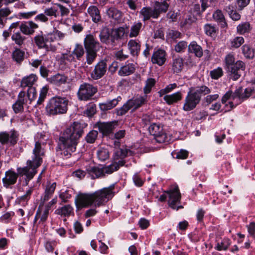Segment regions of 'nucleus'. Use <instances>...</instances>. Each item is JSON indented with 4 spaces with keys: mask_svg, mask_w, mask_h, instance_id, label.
<instances>
[{
    "mask_svg": "<svg viewBox=\"0 0 255 255\" xmlns=\"http://www.w3.org/2000/svg\"><path fill=\"white\" fill-rule=\"evenodd\" d=\"M83 133V126L78 122H74L67 128L59 137L58 148L60 154L67 158L71 156L76 151L80 137Z\"/></svg>",
    "mask_w": 255,
    "mask_h": 255,
    "instance_id": "obj_1",
    "label": "nucleus"
},
{
    "mask_svg": "<svg viewBox=\"0 0 255 255\" xmlns=\"http://www.w3.org/2000/svg\"><path fill=\"white\" fill-rule=\"evenodd\" d=\"M44 143V142L42 140L35 141L33 149L32 159L27 160L26 166L18 168V173L26 176V185H28L29 181L32 179L37 173L36 169L42 162V157L44 156L45 153Z\"/></svg>",
    "mask_w": 255,
    "mask_h": 255,
    "instance_id": "obj_2",
    "label": "nucleus"
},
{
    "mask_svg": "<svg viewBox=\"0 0 255 255\" xmlns=\"http://www.w3.org/2000/svg\"><path fill=\"white\" fill-rule=\"evenodd\" d=\"M112 194V186L104 188L95 192L93 194H80L76 199L75 203L77 207H86L92 204L100 206L107 202Z\"/></svg>",
    "mask_w": 255,
    "mask_h": 255,
    "instance_id": "obj_3",
    "label": "nucleus"
},
{
    "mask_svg": "<svg viewBox=\"0 0 255 255\" xmlns=\"http://www.w3.org/2000/svg\"><path fill=\"white\" fill-rule=\"evenodd\" d=\"M252 91L251 88H248L245 89L244 92L243 93V88L239 87L234 93L231 91L227 92L222 98L223 104H225L228 100H229V105L230 107L228 108V104L226 105L227 109L225 112L230 111L239 104H240L243 100L249 98L251 95Z\"/></svg>",
    "mask_w": 255,
    "mask_h": 255,
    "instance_id": "obj_4",
    "label": "nucleus"
},
{
    "mask_svg": "<svg viewBox=\"0 0 255 255\" xmlns=\"http://www.w3.org/2000/svg\"><path fill=\"white\" fill-rule=\"evenodd\" d=\"M68 104L69 100L65 97H53L50 99L46 105V113L52 116L65 114L68 110Z\"/></svg>",
    "mask_w": 255,
    "mask_h": 255,
    "instance_id": "obj_5",
    "label": "nucleus"
},
{
    "mask_svg": "<svg viewBox=\"0 0 255 255\" xmlns=\"http://www.w3.org/2000/svg\"><path fill=\"white\" fill-rule=\"evenodd\" d=\"M54 41V35L50 33L38 34L34 37V42L38 48L44 49L46 51L54 52L57 50V46L53 43Z\"/></svg>",
    "mask_w": 255,
    "mask_h": 255,
    "instance_id": "obj_6",
    "label": "nucleus"
},
{
    "mask_svg": "<svg viewBox=\"0 0 255 255\" xmlns=\"http://www.w3.org/2000/svg\"><path fill=\"white\" fill-rule=\"evenodd\" d=\"M85 53V50L83 46L79 44H76L73 50L70 53H63L60 57L61 62L67 61L70 63H75L76 59L80 60Z\"/></svg>",
    "mask_w": 255,
    "mask_h": 255,
    "instance_id": "obj_7",
    "label": "nucleus"
},
{
    "mask_svg": "<svg viewBox=\"0 0 255 255\" xmlns=\"http://www.w3.org/2000/svg\"><path fill=\"white\" fill-rule=\"evenodd\" d=\"M201 101V97L193 92V87L189 89L184 100L183 110L188 112L194 110Z\"/></svg>",
    "mask_w": 255,
    "mask_h": 255,
    "instance_id": "obj_8",
    "label": "nucleus"
},
{
    "mask_svg": "<svg viewBox=\"0 0 255 255\" xmlns=\"http://www.w3.org/2000/svg\"><path fill=\"white\" fill-rule=\"evenodd\" d=\"M97 87L84 83L79 87L78 92L79 99L81 100H89L97 92Z\"/></svg>",
    "mask_w": 255,
    "mask_h": 255,
    "instance_id": "obj_9",
    "label": "nucleus"
},
{
    "mask_svg": "<svg viewBox=\"0 0 255 255\" xmlns=\"http://www.w3.org/2000/svg\"><path fill=\"white\" fill-rule=\"evenodd\" d=\"M164 192L168 196V203L170 207L176 210L183 208L182 206H176V204L180 203L181 199V194L178 186H176L167 191H164Z\"/></svg>",
    "mask_w": 255,
    "mask_h": 255,
    "instance_id": "obj_10",
    "label": "nucleus"
},
{
    "mask_svg": "<svg viewBox=\"0 0 255 255\" xmlns=\"http://www.w3.org/2000/svg\"><path fill=\"white\" fill-rule=\"evenodd\" d=\"M246 69L245 63L241 60H238L235 64L227 69L230 78L234 81L238 80L244 73Z\"/></svg>",
    "mask_w": 255,
    "mask_h": 255,
    "instance_id": "obj_11",
    "label": "nucleus"
},
{
    "mask_svg": "<svg viewBox=\"0 0 255 255\" xmlns=\"http://www.w3.org/2000/svg\"><path fill=\"white\" fill-rule=\"evenodd\" d=\"M149 132L154 136L157 142L162 143L167 139L166 134L163 130V127L160 125L153 124L148 128Z\"/></svg>",
    "mask_w": 255,
    "mask_h": 255,
    "instance_id": "obj_12",
    "label": "nucleus"
},
{
    "mask_svg": "<svg viewBox=\"0 0 255 255\" xmlns=\"http://www.w3.org/2000/svg\"><path fill=\"white\" fill-rule=\"evenodd\" d=\"M87 172L92 179H96L103 177L106 174H110L112 173V164L102 168L96 167H89Z\"/></svg>",
    "mask_w": 255,
    "mask_h": 255,
    "instance_id": "obj_13",
    "label": "nucleus"
},
{
    "mask_svg": "<svg viewBox=\"0 0 255 255\" xmlns=\"http://www.w3.org/2000/svg\"><path fill=\"white\" fill-rule=\"evenodd\" d=\"M17 140L18 134L15 130L0 132V143L2 144L9 143L10 145H13L17 142Z\"/></svg>",
    "mask_w": 255,
    "mask_h": 255,
    "instance_id": "obj_14",
    "label": "nucleus"
},
{
    "mask_svg": "<svg viewBox=\"0 0 255 255\" xmlns=\"http://www.w3.org/2000/svg\"><path fill=\"white\" fill-rule=\"evenodd\" d=\"M107 71L106 61L102 60L97 63L91 74V77L94 80L102 78Z\"/></svg>",
    "mask_w": 255,
    "mask_h": 255,
    "instance_id": "obj_15",
    "label": "nucleus"
},
{
    "mask_svg": "<svg viewBox=\"0 0 255 255\" xmlns=\"http://www.w3.org/2000/svg\"><path fill=\"white\" fill-rule=\"evenodd\" d=\"M17 171V173L11 170L5 172V177L2 179V182L4 187L7 188L9 186L14 184L16 182L18 175L22 176L18 173V168Z\"/></svg>",
    "mask_w": 255,
    "mask_h": 255,
    "instance_id": "obj_16",
    "label": "nucleus"
},
{
    "mask_svg": "<svg viewBox=\"0 0 255 255\" xmlns=\"http://www.w3.org/2000/svg\"><path fill=\"white\" fill-rule=\"evenodd\" d=\"M38 27V25L32 21L22 23L19 26L20 31L25 35L33 34L35 29Z\"/></svg>",
    "mask_w": 255,
    "mask_h": 255,
    "instance_id": "obj_17",
    "label": "nucleus"
},
{
    "mask_svg": "<svg viewBox=\"0 0 255 255\" xmlns=\"http://www.w3.org/2000/svg\"><path fill=\"white\" fill-rule=\"evenodd\" d=\"M166 61V52L162 49H158L152 54L151 61L153 64L159 66L162 65Z\"/></svg>",
    "mask_w": 255,
    "mask_h": 255,
    "instance_id": "obj_18",
    "label": "nucleus"
},
{
    "mask_svg": "<svg viewBox=\"0 0 255 255\" xmlns=\"http://www.w3.org/2000/svg\"><path fill=\"white\" fill-rule=\"evenodd\" d=\"M139 17L142 18V21H146L153 18H157L153 8L149 6L142 7L139 12Z\"/></svg>",
    "mask_w": 255,
    "mask_h": 255,
    "instance_id": "obj_19",
    "label": "nucleus"
},
{
    "mask_svg": "<svg viewBox=\"0 0 255 255\" xmlns=\"http://www.w3.org/2000/svg\"><path fill=\"white\" fill-rule=\"evenodd\" d=\"M140 42L137 39H131L128 43V49L130 54L133 56H137L140 51Z\"/></svg>",
    "mask_w": 255,
    "mask_h": 255,
    "instance_id": "obj_20",
    "label": "nucleus"
},
{
    "mask_svg": "<svg viewBox=\"0 0 255 255\" xmlns=\"http://www.w3.org/2000/svg\"><path fill=\"white\" fill-rule=\"evenodd\" d=\"M168 7L169 4L165 0L161 2H159L158 1H155L153 10L157 18L159 17L160 13L166 12L167 11Z\"/></svg>",
    "mask_w": 255,
    "mask_h": 255,
    "instance_id": "obj_21",
    "label": "nucleus"
},
{
    "mask_svg": "<svg viewBox=\"0 0 255 255\" xmlns=\"http://www.w3.org/2000/svg\"><path fill=\"white\" fill-rule=\"evenodd\" d=\"M182 98V93L180 91H178L170 95L164 96L163 99L168 105H170L181 101Z\"/></svg>",
    "mask_w": 255,
    "mask_h": 255,
    "instance_id": "obj_22",
    "label": "nucleus"
},
{
    "mask_svg": "<svg viewBox=\"0 0 255 255\" xmlns=\"http://www.w3.org/2000/svg\"><path fill=\"white\" fill-rule=\"evenodd\" d=\"M49 214L48 209H45L42 211L40 209V207L38 208L34 220V223H37L38 224H42L46 221Z\"/></svg>",
    "mask_w": 255,
    "mask_h": 255,
    "instance_id": "obj_23",
    "label": "nucleus"
},
{
    "mask_svg": "<svg viewBox=\"0 0 255 255\" xmlns=\"http://www.w3.org/2000/svg\"><path fill=\"white\" fill-rule=\"evenodd\" d=\"M37 80V77L35 74H31L28 76L24 77L21 81L20 86L22 87H28L34 88L32 86Z\"/></svg>",
    "mask_w": 255,
    "mask_h": 255,
    "instance_id": "obj_24",
    "label": "nucleus"
},
{
    "mask_svg": "<svg viewBox=\"0 0 255 255\" xmlns=\"http://www.w3.org/2000/svg\"><path fill=\"white\" fill-rule=\"evenodd\" d=\"M188 49L190 53H194L197 57L200 58L203 56L202 48L196 41L191 42L188 46Z\"/></svg>",
    "mask_w": 255,
    "mask_h": 255,
    "instance_id": "obj_25",
    "label": "nucleus"
},
{
    "mask_svg": "<svg viewBox=\"0 0 255 255\" xmlns=\"http://www.w3.org/2000/svg\"><path fill=\"white\" fill-rule=\"evenodd\" d=\"M99 43L96 41L93 36L88 35L84 40V45L86 50H95Z\"/></svg>",
    "mask_w": 255,
    "mask_h": 255,
    "instance_id": "obj_26",
    "label": "nucleus"
},
{
    "mask_svg": "<svg viewBox=\"0 0 255 255\" xmlns=\"http://www.w3.org/2000/svg\"><path fill=\"white\" fill-rule=\"evenodd\" d=\"M135 69L134 64L128 63L122 66L119 71L118 73L121 76H128L133 73Z\"/></svg>",
    "mask_w": 255,
    "mask_h": 255,
    "instance_id": "obj_27",
    "label": "nucleus"
},
{
    "mask_svg": "<svg viewBox=\"0 0 255 255\" xmlns=\"http://www.w3.org/2000/svg\"><path fill=\"white\" fill-rule=\"evenodd\" d=\"M67 77L59 74L52 76L49 78V81L55 85L60 86L66 83Z\"/></svg>",
    "mask_w": 255,
    "mask_h": 255,
    "instance_id": "obj_28",
    "label": "nucleus"
},
{
    "mask_svg": "<svg viewBox=\"0 0 255 255\" xmlns=\"http://www.w3.org/2000/svg\"><path fill=\"white\" fill-rule=\"evenodd\" d=\"M99 129L103 135L107 136L112 132V123L99 122L97 124Z\"/></svg>",
    "mask_w": 255,
    "mask_h": 255,
    "instance_id": "obj_29",
    "label": "nucleus"
},
{
    "mask_svg": "<svg viewBox=\"0 0 255 255\" xmlns=\"http://www.w3.org/2000/svg\"><path fill=\"white\" fill-rule=\"evenodd\" d=\"M88 13L92 17V20L98 22L101 20V17L98 8L94 5L90 6L88 8Z\"/></svg>",
    "mask_w": 255,
    "mask_h": 255,
    "instance_id": "obj_30",
    "label": "nucleus"
},
{
    "mask_svg": "<svg viewBox=\"0 0 255 255\" xmlns=\"http://www.w3.org/2000/svg\"><path fill=\"white\" fill-rule=\"evenodd\" d=\"M131 109H137L133 98L128 100L127 102L121 108V110L118 112V114L121 115H124Z\"/></svg>",
    "mask_w": 255,
    "mask_h": 255,
    "instance_id": "obj_31",
    "label": "nucleus"
},
{
    "mask_svg": "<svg viewBox=\"0 0 255 255\" xmlns=\"http://www.w3.org/2000/svg\"><path fill=\"white\" fill-rule=\"evenodd\" d=\"M55 213L64 217H69L73 214V208L70 205H66L55 210Z\"/></svg>",
    "mask_w": 255,
    "mask_h": 255,
    "instance_id": "obj_32",
    "label": "nucleus"
},
{
    "mask_svg": "<svg viewBox=\"0 0 255 255\" xmlns=\"http://www.w3.org/2000/svg\"><path fill=\"white\" fill-rule=\"evenodd\" d=\"M11 11L8 7H3L0 9V28H3L7 20V17Z\"/></svg>",
    "mask_w": 255,
    "mask_h": 255,
    "instance_id": "obj_33",
    "label": "nucleus"
},
{
    "mask_svg": "<svg viewBox=\"0 0 255 255\" xmlns=\"http://www.w3.org/2000/svg\"><path fill=\"white\" fill-rule=\"evenodd\" d=\"M183 65V60L182 58L178 57L173 60L172 70L174 73H179L182 71Z\"/></svg>",
    "mask_w": 255,
    "mask_h": 255,
    "instance_id": "obj_34",
    "label": "nucleus"
},
{
    "mask_svg": "<svg viewBox=\"0 0 255 255\" xmlns=\"http://www.w3.org/2000/svg\"><path fill=\"white\" fill-rule=\"evenodd\" d=\"M231 244V240L229 238H224L221 240V242L217 243L215 249L218 251H226Z\"/></svg>",
    "mask_w": 255,
    "mask_h": 255,
    "instance_id": "obj_35",
    "label": "nucleus"
},
{
    "mask_svg": "<svg viewBox=\"0 0 255 255\" xmlns=\"http://www.w3.org/2000/svg\"><path fill=\"white\" fill-rule=\"evenodd\" d=\"M142 26V24L140 22L134 23L130 27V32L129 33V37L132 38L137 37L139 33Z\"/></svg>",
    "mask_w": 255,
    "mask_h": 255,
    "instance_id": "obj_36",
    "label": "nucleus"
},
{
    "mask_svg": "<svg viewBox=\"0 0 255 255\" xmlns=\"http://www.w3.org/2000/svg\"><path fill=\"white\" fill-rule=\"evenodd\" d=\"M193 92L196 93L197 96L201 98V95H205L211 92L210 89L205 85L197 87L196 88L193 87Z\"/></svg>",
    "mask_w": 255,
    "mask_h": 255,
    "instance_id": "obj_37",
    "label": "nucleus"
},
{
    "mask_svg": "<svg viewBox=\"0 0 255 255\" xmlns=\"http://www.w3.org/2000/svg\"><path fill=\"white\" fill-rule=\"evenodd\" d=\"M225 9L228 12L230 17L234 20H239L241 18L240 14L234 10V6L232 5H229L225 7Z\"/></svg>",
    "mask_w": 255,
    "mask_h": 255,
    "instance_id": "obj_38",
    "label": "nucleus"
},
{
    "mask_svg": "<svg viewBox=\"0 0 255 255\" xmlns=\"http://www.w3.org/2000/svg\"><path fill=\"white\" fill-rule=\"evenodd\" d=\"M126 33L125 28L124 27H120L113 29V41L119 40L123 38Z\"/></svg>",
    "mask_w": 255,
    "mask_h": 255,
    "instance_id": "obj_39",
    "label": "nucleus"
},
{
    "mask_svg": "<svg viewBox=\"0 0 255 255\" xmlns=\"http://www.w3.org/2000/svg\"><path fill=\"white\" fill-rule=\"evenodd\" d=\"M245 42L244 38L242 36H236L230 41L231 48H237L240 47Z\"/></svg>",
    "mask_w": 255,
    "mask_h": 255,
    "instance_id": "obj_40",
    "label": "nucleus"
},
{
    "mask_svg": "<svg viewBox=\"0 0 255 255\" xmlns=\"http://www.w3.org/2000/svg\"><path fill=\"white\" fill-rule=\"evenodd\" d=\"M237 32L240 34L248 33L250 31V24L248 22H242L239 24L237 27Z\"/></svg>",
    "mask_w": 255,
    "mask_h": 255,
    "instance_id": "obj_41",
    "label": "nucleus"
},
{
    "mask_svg": "<svg viewBox=\"0 0 255 255\" xmlns=\"http://www.w3.org/2000/svg\"><path fill=\"white\" fill-rule=\"evenodd\" d=\"M242 53L246 58L251 59L254 57L255 52L249 45L245 44L242 48Z\"/></svg>",
    "mask_w": 255,
    "mask_h": 255,
    "instance_id": "obj_42",
    "label": "nucleus"
},
{
    "mask_svg": "<svg viewBox=\"0 0 255 255\" xmlns=\"http://www.w3.org/2000/svg\"><path fill=\"white\" fill-rule=\"evenodd\" d=\"M213 17L216 21L221 23L223 26H225L227 25L226 22H225V17L221 10H217L213 13Z\"/></svg>",
    "mask_w": 255,
    "mask_h": 255,
    "instance_id": "obj_43",
    "label": "nucleus"
},
{
    "mask_svg": "<svg viewBox=\"0 0 255 255\" xmlns=\"http://www.w3.org/2000/svg\"><path fill=\"white\" fill-rule=\"evenodd\" d=\"M110 35V29L107 27L103 28L100 34L101 41L106 43L109 42Z\"/></svg>",
    "mask_w": 255,
    "mask_h": 255,
    "instance_id": "obj_44",
    "label": "nucleus"
},
{
    "mask_svg": "<svg viewBox=\"0 0 255 255\" xmlns=\"http://www.w3.org/2000/svg\"><path fill=\"white\" fill-rule=\"evenodd\" d=\"M177 87L176 83H173L168 85L165 88L162 89L158 92L159 96L162 97L163 95L171 92Z\"/></svg>",
    "mask_w": 255,
    "mask_h": 255,
    "instance_id": "obj_45",
    "label": "nucleus"
},
{
    "mask_svg": "<svg viewBox=\"0 0 255 255\" xmlns=\"http://www.w3.org/2000/svg\"><path fill=\"white\" fill-rule=\"evenodd\" d=\"M11 39L16 44L21 46L23 44L25 37L23 36L19 32H17L12 34Z\"/></svg>",
    "mask_w": 255,
    "mask_h": 255,
    "instance_id": "obj_46",
    "label": "nucleus"
},
{
    "mask_svg": "<svg viewBox=\"0 0 255 255\" xmlns=\"http://www.w3.org/2000/svg\"><path fill=\"white\" fill-rule=\"evenodd\" d=\"M24 52L19 49H16L12 53V58L17 63L21 62L24 59Z\"/></svg>",
    "mask_w": 255,
    "mask_h": 255,
    "instance_id": "obj_47",
    "label": "nucleus"
},
{
    "mask_svg": "<svg viewBox=\"0 0 255 255\" xmlns=\"http://www.w3.org/2000/svg\"><path fill=\"white\" fill-rule=\"evenodd\" d=\"M196 21V19L195 17L193 15H190L188 16L185 19L182 20L180 23V25L181 27H189L193 23Z\"/></svg>",
    "mask_w": 255,
    "mask_h": 255,
    "instance_id": "obj_48",
    "label": "nucleus"
},
{
    "mask_svg": "<svg viewBox=\"0 0 255 255\" xmlns=\"http://www.w3.org/2000/svg\"><path fill=\"white\" fill-rule=\"evenodd\" d=\"M156 81L153 78H148L146 81L145 85L143 88L144 93L145 94H148L151 92V89L154 86Z\"/></svg>",
    "mask_w": 255,
    "mask_h": 255,
    "instance_id": "obj_49",
    "label": "nucleus"
},
{
    "mask_svg": "<svg viewBox=\"0 0 255 255\" xmlns=\"http://www.w3.org/2000/svg\"><path fill=\"white\" fill-rule=\"evenodd\" d=\"M225 62L226 67L228 69L229 67H230L232 65L235 64V54L233 53H230L228 54L225 58Z\"/></svg>",
    "mask_w": 255,
    "mask_h": 255,
    "instance_id": "obj_50",
    "label": "nucleus"
},
{
    "mask_svg": "<svg viewBox=\"0 0 255 255\" xmlns=\"http://www.w3.org/2000/svg\"><path fill=\"white\" fill-rule=\"evenodd\" d=\"M97 156L100 160L105 161L109 158V151L106 148H101L98 151Z\"/></svg>",
    "mask_w": 255,
    "mask_h": 255,
    "instance_id": "obj_51",
    "label": "nucleus"
},
{
    "mask_svg": "<svg viewBox=\"0 0 255 255\" xmlns=\"http://www.w3.org/2000/svg\"><path fill=\"white\" fill-rule=\"evenodd\" d=\"M97 57L96 50H86L87 62L89 65L91 64Z\"/></svg>",
    "mask_w": 255,
    "mask_h": 255,
    "instance_id": "obj_52",
    "label": "nucleus"
},
{
    "mask_svg": "<svg viewBox=\"0 0 255 255\" xmlns=\"http://www.w3.org/2000/svg\"><path fill=\"white\" fill-rule=\"evenodd\" d=\"M127 154L128 150L127 149H117L115 152V160L118 159L123 160V159L127 156Z\"/></svg>",
    "mask_w": 255,
    "mask_h": 255,
    "instance_id": "obj_53",
    "label": "nucleus"
},
{
    "mask_svg": "<svg viewBox=\"0 0 255 255\" xmlns=\"http://www.w3.org/2000/svg\"><path fill=\"white\" fill-rule=\"evenodd\" d=\"M27 97L28 99L29 104H31L37 97V92L35 88H29L28 89L27 92Z\"/></svg>",
    "mask_w": 255,
    "mask_h": 255,
    "instance_id": "obj_54",
    "label": "nucleus"
},
{
    "mask_svg": "<svg viewBox=\"0 0 255 255\" xmlns=\"http://www.w3.org/2000/svg\"><path fill=\"white\" fill-rule=\"evenodd\" d=\"M187 47V43L185 41H181L177 43L174 47V50L178 53L183 52Z\"/></svg>",
    "mask_w": 255,
    "mask_h": 255,
    "instance_id": "obj_55",
    "label": "nucleus"
},
{
    "mask_svg": "<svg viewBox=\"0 0 255 255\" xmlns=\"http://www.w3.org/2000/svg\"><path fill=\"white\" fill-rule=\"evenodd\" d=\"M17 100L18 102L21 103L23 106H28L29 104L27 95H25V93L24 91H21L19 93Z\"/></svg>",
    "mask_w": 255,
    "mask_h": 255,
    "instance_id": "obj_56",
    "label": "nucleus"
},
{
    "mask_svg": "<svg viewBox=\"0 0 255 255\" xmlns=\"http://www.w3.org/2000/svg\"><path fill=\"white\" fill-rule=\"evenodd\" d=\"M96 113V106L93 103L90 104L85 112V114L89 117H92Z\"/></svg>",
    "mask_w": 255,
    "mask_h": 255,
    "instance_id": "obj_57",
    "label": "nucleus"
},
{
    "mask_svg": "<svg viewBox=\"0 0 255 255\" xmlns=\"http://www.w3.org/2000/svg\"><path fill=\"white\" fill-rule=\"evenodd\" d=\"M98 134V131L96 130L91 131L87 135L86 137V140L88 143H94L97 137Z\"/></svg>",
    "mask_w": 255,
    "mask_h": 255,
    "instance_id": "obj_58",
    "label": "nucleus"
},
{
    "mask_svg": "<svg viewBox=\"0 0 255 255\" xmlns=\"http://www.w3.org/2000/svg\"><path fill=\"white\" fill-rule=\"evenodd\" d=\"M223 75V70L220 67L210 71V76L212 79H218Z\"/></svg>",
    "mask_w": 255,
    "mask_h": 255,
    "instance_id": "obj_59",
    "label": "nucleus"
},
{
    "mask_svg": "<svg viewBox=\"0 0 255 255\" xmlns=\"http://www.w3.org/2000/svg\"><path fill=\"white\" fill-rule=\"evenodd\" d=\"M58 9L55 6L48 7L44 10V13L47 16H54L57 17V16Z\"/></svg>",
    "mask_w": 255,
    "mask_h": 255,
    "instance_id": "obj_60",
    "label": "nucleus"
},
{
    "mask_svg": "<svg viewBox=\"0 0 255 255\" xmlns=\"http://www.w3.org/2000/svg\"><path fill=\"white\" fill-rule=\"evenodd\" d=\"M47 91H48V89L46 87H43L41 89L40 94H39V97L38 100L37 102V105L41 104L43 103V102L44 101V100L46 98V95H47Z\"/></svg>",
    "mask_w": 255,
    "mask_h": 255,
    "instance_id": "obj_61",
    "label": "nucleus"
},
{
    "mask_svg": "<svg viewBox=\"0 0 255 255\" xmlns=\"http://www.w3.org/2000/svg\"><path fill=\"white\" fill-rule=\"evenodd\" d=\"M146 96H139L136 98H133L136 108H138L142 105L144 104L146 102Z\"/></svg>",
    "mask_w": 255,
    "mask_h": 255,
    "instance_id": "obj_62",
    "label": "nucleus"
},
{
    "mask_svg": "<svg viewBox=\"0 0 255 255\" xmlns=\"http://www.w3.org/2000/svg\"><path fill=\"white\" fill-rule=\"evenodd\" d=\"M72 191L71 190H66L61 192L59 195V197L63 202H67L71 197V193Z\"/></svg>",
    "mask_w": 255,
    "mask_h": 255,
    "instance_id": "obj_63",
    "label": "nucleus"
},
{
    "mask_svg": "<svg viewBox=\"0 0 255 255\" xmlns=\"http://www.w3.org/2000/svg\"><path fill=\"white\" fill-rule=\"evenodd\" d=\"M56 186V184L55 182L53 183L52 184H48L46 185V188L45 189V192L47 194H48L52 196V194L54 193L55 188Z\"/></svg>",
    "mask_w": 255,
    "mask_h": 255,
    "instance_id": "obj_64",
    "label": "nucleus"
}]
</instances>
